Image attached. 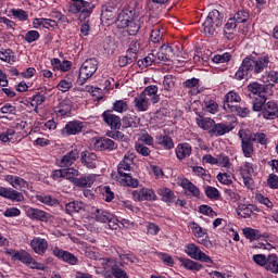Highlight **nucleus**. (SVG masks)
<instances>
[{
  "mask_svg": "<svg viewBox=\"0 0 278 278\" xmlns=\"http://www.w3.org/2000/svg\"><path fill=\"white\" fill-rule=\"evenodd\" d=\"M223 25V15L218 10H213L208 13L205 22L202 24L203 33L206 36H214L216 29Z\"/></svg>",
  "mask_w": 278,
  "mask_h": 278,
  "instance_id": "39448f33",
  "label": "nucleus"
},
{
  "mask_svg": "<svg viewBox=\"0 0 278 278\" xmlns=\"http://www.w3.org/2000/svg\"><path fill=\"white\" fill-rule=\"evenodd\" d=\"M26 214L31 220H41L42 223H47L51 218V214L40 208L29 207L26 210Z\"/></svg>",
  "mask_w": 278,
  "mask_h": 278,
  "instance_id": "412c9836",
  "label": "nucleus"
},
{
  "mask_svg": "<svg viewBox=\"0 0 278 278\" xmlns=\"http://www.w3.org/2000/svg\"><path fill=\"white\" fill-rule=\"evenodd\" d=\"M119 257V266H125V264H127V262H130V264L136 263V256H134L132 254H127V253H119L118 254Z\"/></svg>",
  "mask_w": 278,
  "mask_h": 278,
  "instance_id": "e2e57ef3",
  "label": "nucleus"
},
{
  "mask_svg": "<svg viewBox=\"0 0 278 278\" xmlns=\"http://www.w3.org/2000/svg\"><path fill=\"white\" fill-rule=\"evenodd\" d=\"M143 97L151 100V103L155 105V103H160V96L157 94V86L150 85L146 87V89L141 92Z\"/></svg>",
  "mask_w": 278,
  "mask_h": 278,
  "instance_id": "c85d7f7f",
  "label": "nucleus"
},
{
  "mask_svg": "<svg viewBox=\"0 0 278 278\" xmlns=\"http://www.w3.org/2000/svg\"><path fill=\"white\" fill-rule=\"evenodd\" d=\"M165 31L166 29H164V26H162V24L160 23L154 24L152 26V30L150 35L151 42H153L154 45L162 42V38Z\"/></svg>",
  "mask_w": 278,
  "mask_h": 278,
  "instance_id": "bb28decb",
  "label": "nucleus"
},
{
  "mask_svg": "<svg viewBox=\"0 0 278 278\" xmlns=\"http://www.w3.org/2000/svg\"><path fill=\"white\" fill-rule=\"evenodd\" d=\"M249 11L247 10H239L235 15H233V20L238 23H247L249 21Z\"/></svg>",
  "mask_w": 278,
  "mask_h": 278,
  "instance_id": "680f3d73",
  "label": "nucleus"
},
{
  "mask_svg": "<svg viewBox=\"0 0 278 278\" xmlns=\"http://www.w3.org/2000/svg\"><path fill=\"white\" fill-rule=\"evenodd\" d=\"M86 205L81 201H72L65 205L66 214H78L81 210H85Z\"/></svg>",
  "mask_w": 278,
  "mask_h": 278,
  "instance_id": "f704fd0d",
  "label": "nucleus"
},
{
  "mask_svg": "<svg viewBox=\"0 0 278 278\" xmlns=\"http://www.w3.org/2000/svg\"><path fill=\"white\" fill-rule=\"evenodd\" d=\"M73 110V103L71 100L66 99L59 103V105L54 109V112L56 114H60L61 116H66L71 114V111Z\"/></svg>",
  "mask_w": 278,
  "mask_h": 278,
  "instance_id": "2f4dec72",
  "label": "nucleus"
},
{
  "mask_svg": "<svg viewBox=\"0 0 278 278\" xmlns=\"http://www.w3.org/2000/svg\"><path fill=\"white\" fill-rule=\"evenodd\" d=\"M233 173H231L230 170L228 172H224V173H219L217 175V180L220 184H224V186H231L233 184Z\"/></svg>",
  "mask_w": 278,
  "mask_h": 278,
  "instance_id": "de8ad7c7",
  "label": "nucleus"
},
{
  "mask_svg": "<svg viewBox=\"0 0 278 278\" xmlns=\"http://www.w3.org/2000/svg\"><path fill=\"white\" fill-rule=\"evenodd\" d=\"M245 134L252 139L253 142L258 144H268V137L264 132H251V130L245 129Z\"/></svg>",
  "mask_w": 278,
  "mask_h": 278,
  "instance_id": "4c0bfd02",
  "label": "nucleus"
},
{
  "mask_svg": "<svg viewBox=\"0 0 278 278\" xmlns=\"http://www.w3.org/2000/svg\"><path fill=\"white\" fill-rule=\"evenodd\" d=\"M77 160H79V150L73 149L61 159L60 166L61 168H71Z\"/></svg>",
  "mask_w": 278,
  "mask_h": 278,
  "instance_id": "4be33fe9",
  "label": "nucleus"
},
{
  "mask_svg": "<svg viewBox=\"0 0 278 278\" xmlns=\"http://www.w3.org/2000/svg\"><path fill=\"white\" fill-rule=\"evenodd\" d=\"M84 129V122L72 121L68 122L65 127L62 128V136H77V134H81Z\"/></svg>",
  "mask_w": 278,
  "mask_h": 278,
  "instance_id": "ddd939ff",
  "label": "nucleus"
},
{
  "mask_svg": "<svg viewBox=\"0 0 278 278\" xmlns=\"http://www.w3.org/2000/svg\"><path fill=\"white\" fill-rule=\"evenodd\" d=\"M93 214L98 223H108V220L112 218L111 213L101 208H97Z\"/></svg>",
  "mask_w": 278,
  "mask_h": 278,
  "instance_id": "3c124183",
  "label": "nucleus"
},
{
  "mask_svg": "<svg viewBox=\"0 0 278 278\" xmlns=\"http://www.w3.org/2000/svg\"><path fill=\"white\" fill-rule=\"evenodd\" d=\"M233 128L231 127V125H227V124H223V123H218L216 124V122H214L212 129L208 130V134L211 136H225V134H229V131H231Z\"/></svg>",
  "mask_w": 278,
  "mask_h": 278,
  "instance_id": "393cba45",
  "label": "nucleus"
},
{
  "mask_svg": "<svg viewBox=\"0 0 278 278\" xmlns=\"http://www.w3.org/2000/svg\"><path fill=\"white\" fill-rule=\"evenodd\" d=\"M129 110V105L125 100H117L113 103V112H117V114H123V112H127Z\"/></svg>",
  "mask_w": 278,
  "mask_h": 278,
  "instance_id": "5fc2aeb1",
  "label": "nucleus"
},
{
  "mask_svg": "<svg viewBox=\"0 0 278 278\" xmlns=\"http://www.w3.org/2000/svg\"><path fill=\"white\" fill-rule=\"evenodd\" d=\"M205 194L207 199H214L215 201L220 198V192L216 187L207 186L205 188Z\"/></svg>",
  "mask_w": 278,
  "mask_h": 278,
  "instance_id": "69168bd1",
  "label": "nucleus"
},
{
  "mask_svg": "<svg viewBox=\"0 0 278 278\" xmlns=\"http://www.w3.org/2000/svg\"><path fill=\"white\" fill-rule=\"evenodd\" d=\"M265 268L269 270V273H275V274L278 273V261H277L276 254H271L267 256Z\"/></svg>",
  "mask_w": 278,
  "mask_h": 278,
  "instance_id": "a18cd8bd",
  "label": "nucleus"
},
{
  "mask_svg": "<svg viewBox=\"0 0 278 278\" xmlns=\"http://www.w3.org/2000/svg\"><path fill=\"white\" fill-rule=\"evenodd\" d=\"M102 118L111 129H121L122 121L121 117L115 115L112 110H106L102 113Z\"/></svg>",
  "mask_w": 278,
  "mask_h": 278,
  "instance_id": "4468645a",
  "label": "nucleus"
},
{
  "mask_svg": "<svg viewBox=\"0 0 278 278\" xmlns=\"http://www.w3.org/2000/svg\"><path fill=\"white\" fill-rule=\"evenodd\" d=\"M157 62H170L175 58V50L173 47L162 45L159 51H154Z\"/></svg>",
  "mask_w": 278,
  "mask_h": 278,
  "instance_id": "dca6fc26",
  "label": "nucleus"
},
{
  "mask_svg": "<svg viewBox=\"0 0 278 278\" xmlns=\"http://www.w3.org/2000/svg\"><path fill=\"white\" fill-rule=\"evenodd\" d=\"M140 51V40L135 39L130 42L128 50L126 53L128 55H134L135 58H138V52Z\"/></svg>",
  "mask_w": 278,
  "mask_h": 278,
  "instance_id": "bf43d9fd",
  "label": "nucleus"
},
{
  "mask_svg": "<svg viewBox=\"0 0 278 278\" xmlns=\"http://www.w3.org/2000/svg\"><path fill=\"white\" fill-rule=\"evenodd\" d=\"M30 248L33 249L34 253H37V255H45V253H47V249H49V242L47 239L35 237L30 241Z\"/></svg>",
  "mask_w": 278,
  "mask_h": 278,
  "instance_id": "a211bd4d",
  "label": "nucleus"
},
{
  "mask_svg": "<svg viewBox=\"0 0 278 278\" xmlns=\"http://www.w3.org/2000/svg\"><path fill=\"white\" fill-rule=\"evenodd\" d=\"M202 105L204 112H208L210 114H216L218 112V103L211 98H205Z\"/></svg>",
  "mask_w": 278,
  "mask_h": 278,
  "instance_id": "79ce46f5",
  "label": "nucleus"
},
{
  "mask_svg": "<svg viewBox=\"0 0 278 278\" xmlns=\"http://www.w3.org/2000/svg\"><path fill=\"white\" fill-rule=\"evenodd\" d=\"M247 89L250 94L254 96L252 106L253 112H260L262 110V105L267 101L266 92H268V87L260 83H251L248 85Z\"/></svg>",
  "mask_w": 278,
  "mask_h": 278,
  "instance_id": "7ed1b4c3",
  "label": "nucleus"
},
{
  "mask_svg": "<svg viewBox=\"0 0 278 278\" xmlns=\"http://www.w3.org/2000/svg\"><path fill=\"white\" fill-rule=\"evenodd\" d=\"M33 25L35 29H38V27H46V29H49V27H55L58 23L51 18H36Z\"/></svg>",
  "mask_w": 278,
  "mask_h": 278,
  "instance_id": "a19ab883",
  "label": "nucleus"
},
{
  "mask_svg": "<svg viewBox=\"0 0 278 278\" xmlns=\"http://www.w3.org/2000/svg\"><path fill=\"white\" fill-rule=\"evenodd\" d=\"M243 235L248 240H260V238H262L260 230L253 228H244Z\"/></svg>",
  "mask_w": 278,
  "mask_h": 278,
  "instance_id": "6e6d98bb",
  "label": "nucleus"
},
{
  "mask_svg": "<svg viewBox=\"0 0 278 278\" xmlns=\"http://www.w3.org/2000/svg\"><path fill=\"white\" fill-rule=\"evenodd\" d=\"M99 68V61L94 58L87 59L79 68L77 84L84 86L85 81H88L92 75L97 73Z\"/></svg>",
  "mask_w": 278,
  "mask_h": 278,
  "instance_id": "20e7f679",
  "label": "nucleus"
},
{
  "mask_svg": "<svg viewBox=\"0 0 278 278\" xmlns=\"http://www.w3.org/2000/svg\"><path fill=\"white\" fill-rule=\"evenodd\" d=\"M36 199H37V201H39V203H43L45 205H49L50 207H53L54 205L60 204L58 199L52 198L51 195H47V194H39L36 197Z\"/></svg>",
  "mask_w": 278,
  "mask_h": 278,
  "instance_id": "8fccbe9b",
  "label": "nucleus"
},
{
  "mask_svg": "<svg viewBox=\"0 0 278 278\" xmlns=\"http://www.w3.org/2000/svg\"><path fill=\"white\" fill-rule=\"evenodd\" d=\"M132 168L134 156L126 154L117 166L118 180L123 186H128V188H138L139 181L131 175Z\"/></svg>",
  "mask_w": 278,
  "mask_h": 278,
  "instance_id": "f03ea898",
  "label": "nucleus"
},
{
  "mask_svg": "<svg viewBox=\"0 0 278 278\" xmlns=\"http://www.w3.org/2000/svg\"><path fill=\"white\" fill-rule=\"evenodd\" d=\"M13 260H17V262H21L22 264H25L26 266H29V268H33L35 270H45L42 264L36 262V260H34V256H31V254H29V252L25 250L13 252Z\"/></svg>",
  "mask_w": 278,
  "mask_h": 278,
  "instance_id": "0eeeda50",
  "label": "nucleus"
},
{
  "mask_svg": "<svg viewBox=\"0 0 278 278\" xmlns=\"http://www.w3.org/2000/svg\"><path fill=\"white\" fill-rule=\"evenodd\" d=\"M94 181H97V175L88 174V175H83L77 179H74L73 184L74 186H76V188H92V186L94 185Z\"/></svg>",
  "mask_w": 278,
  "mask_h": 278,
  "instance_id": "aec40b11",
  "label": "nucleus"
},
{
  "mask_svg": "<svg viewBox=\"0 0 278 278\" xmlns=\"http://www.w3.org/2000/svg\"><path fill=\"white\" fill-rule=\"evenodd\" d=\"M132 199H135V201H157V194H155L153 189L142 188L132 191Z\"/></svg>",
  "mask_w": 278,
  "mask_h": 278,
  "instance_id": "f8f14e48",
  "label": "nucleus"
},
{
  "mask_svg": "<svg viewBox=\"0 0 278 278\" xmlns=\"http://www.w3.org/2000/svg\"><path fill=\"white\" fill-rule=\"evenodd\" d=\"M52 254L54 257H58V260L65 262V264H70V266H77L79 263V258H77L75 254L60 248H54Z\"/></svg>",
  "mask_w": 278,
  "mask_h": 278,
  "instance_id": "9b49d317",
  "label": "nucleus"
},
{
  "mask_svg": "<svg viewBox=\"0 0 278 278\" xmlns=\"http://www.w3.org/2000/svg\"><path fill=\"white\" fill-rule=\"evenodd\" d=\"M157 194L162 197V201L165 203H175V192H173V190L169 188H160L157 190Z\"/></svg>",
  "mask_w": 278,
  "mask_h": 278,
  "instance_id": "e433bc0d",
  "label": "nucleus"
},
{
  "mask_svg": "<svg viewBox=\"0 0 278 278\" xmlns=\"http://www.w3.org/2000/svg\"><path fill=\"white\" fill-rule=\"evenodd\" d=\"M134 20V14L129 9L123 10L116 17V25L121 29H125V27L129 26V23H131Z\"/></svg>",
  "mask_w": 278,
  "mask_h": 278,
  "instance_id": "5701e85b",
  "label": "nucleus"
},
{
  "mask_svg": "<svg viewBox=\"0 0 278 278\" xmlns=\"http://www.w3.org/2000/svg\"><path fill=\"white\" fill-rule=\"evenodd\" d=\"M238 136L241 140V150L244 157H252L255 149L252 139L247 134V129L239 130Z\"/></svg>",
  "mask_w": 278,
  "mask_h": 278,
  "instance_id": "1a4fd4ad",
  "label": "nucleus"
},
{
  "mask_svg": "<svg viewBox=\"0 0 278 278\" xmlns=\"http://www.w3.org/2000/svg\"><path fill=\"white\" fill-rule=\"evenodd\" d=\"M106 136L109 138H112L113 140H121L122 142H127V136H125V134H123L122 131H118V129H112L111 131H108Z\"/></svg>",
  "mask_w": 278,
  "mask_h": 278,
  "instance_id": "052dcab7",
  "label": "nucleus"
},
{
  "mask_svg": "<svg viewBox=\"0 0 278 278\" xmlns=\"http://www.w3.org/2000/svg\"><path fill=\"white\" fill-rule=\"evenodd\" d=\"M114 18H116V7L109 2L102 7L101 21H114Z\"/></svg>",
  "mask_w": 278,
  "mask_h": 278,
  "instance_id": "a878e982",
  "label": "nucleus"
},
{
  "mask_svg": "<svg viewBox=\"0 0 278 278\" xmlns=\"http://www.w3.org/2000/svg\"><path fill=\"white\" fill-rule=\"evenodd\" d=\"M93 147L96 151H114V149H118V144L109 138L93 139Z\"/></svg>",
  "mask_w": 278,
  "mask_h": 278,
  "instance_id": "2eb2a0df",
  "label": "nucleus"
},
{
  "mask_svg": "<svg viewBox=\"0 0 278 278\" xmlns=\"http://www.w3.org/2000/svg\"><path fill=\"white\" fill-rule=\"evenodd\" d=\"M140 125V119L138 116H126L122 118V127L124 129H129V127H138Z\"/></svg>",
  "mask_w": 278,
  "mask_h": 278,
  "instance_id": "49530a36",
  "label": "nucleus"
},
{
  "mask_svg": "<svg viewBox=\"0 0 278 278\" xmlns=\"http://www.w3.org/2000/svg\"><path fill=\"white\" fill-rule=\"evenodd\" d=\"M268 64H270L268 55L258 56L256 60L245 56L235 74V79L242 81V79H249L253 75H260L268 70Z\"/></svg>",
  "mask_w": 278,
  "mask_h": 278,
  "instance_id": "f257e3e1",
  "label": "nucleus"
},
{
  "mask_svg": "<svg viewBox=\"0 0 278 278\" xmlns=\"http://www.w3.org/2000/svg\"><path fill=\"white\" fill-rule=\"evenodd\" d=\"M65 179H68L70 181H72L74 179H77V177H79V170L75 169V168H65Z\"/></svg>",
  "mask_w": 278,
  "mask_h": 278,
  "instance_id": "774afa93",
  "label": "nucleus"
},
{
  "mask_svg": "<svg viewBox=\"0 0 278 278\" xmlns=\"http://www.w3.org/2000/svg\"><path fill=\"white\" fill-rule=\"evenodd\" d=\"M10 13L12 16H14V18H17V21L25 22L27 18H29V15L26 13V11L22 9H11Z\"/></svg>",
  "mask_w": 278,
  "mask_h": 278,
  "instance_id": "4d7b16f0",
  "label": "nucleus"
},
{
  "mask_svg": "<svg viewBox=\"0 0 278 278\" xmlns=\"http://www.w3.org/2000/svg\"><path fill=\"white\" fill-rule=\"evenodd\" d=\"M240 101H242V98H240V94L238 92L229 91L224 98L223 109L226 112H229L230 110H232V108L237 106L233 103H240Z\"/></svg>",
  "mask_w": 278,
  "mask_h": 278,
  "instance_id": "6ab92c4d",
  "label": "nucleus"
},
{
  "mask_svg": "<svg viewBox=\"0 0 278 278\" xmlns=\"http://www.w3.org/2000/svg\"><path fill=\"white\" fill-rule=\"evenodd\" d=\"M238 216H241V218H250L253 214V205L251 204H241L239 205L237 210Z\"/></svg>",
  "mask_w": 278,
  "mask_h": 278,
  "instance_id": "09e8293b",
  "label": "nucleus"
},
{
  "mask_svg": "<svg viewBox=\"0 0 278 278\" xmlns=\"http://www.w3.org/2000/svg\"><path fill=\"white\" fill-rule=\"evenodd\" d=\"M180 264L186 270H201L203 268V265L190 258H180Z\"/></svg>",
  "mask_w": 278,
  "mask_h": 278,
  "instance_id": "37998d69",
  "label": "nucleus"
},
{
  "mask_svg": "<svg viewBox=\"0 0 278 278\" xmlns=\"http://www.w3.org/2000/svg\"><path fill=\"white\" fill-rule=\"evenodd\" d=\"M177 160H186L192 155V146L190 143H179L175 149Z\"/></svg>",
  "mask_w": 278,
  "mask_h": 278,
  "instance_id": "cd10ccee",
  "label": "nucleus"
},
{
  "mask_svg": "<svg viewBox=\"0 0 278 278\" xmlns=\"http://www.w3.org/2000/svg\"><path fill=\"white\" fill-rule=\"evenodd\" d=\"M0 60L2 62H7L8 64H14L16 62V56L14 55V51L12 49H1L0 50Z\"/></svg>",
  "mask_w": 278,
  "mask_h": 278,
  "instance_id": "ea45409f",
  "label": "nucleus"
},
{
  "mask_svg": "<svg viewBox=\"0 0 278 278\" xmlns=\"http://www.w3.org/2000/svg\"><path fill=\"white\" fill-rule=\"evenodd\" d=\"M260 112H262V115L266 121H275V118H278V104L273 100L268 102L265 101L262 104Z\"/></svg>",
  "mask_w": 278,
  "mask_h": 278,
  "instance_id": "9d476101",
  "label": "nucleus"
},
{
  "mask_svg": "<svg viewBox=\"0 0 278 278\" xmlns=\"http://www.w3.org/2000/svg\"><path fill=\"white\" fill-rule=\"evenodd\" d=\"M80 162L86 168H97V154L84 151L80 153Z\"/></svg>",
  "mask_w": 278,
  "mask_h": 278,
  "instance_id": "b1692460",
  "label": "nucleus"
},
{
  "mask_svg": "<svg viewBox=\"0 0 278 278\" xmlns=\"http://www.w3.org/2000/svg\"><path fill=\"white\" fill-rule=\"evenodd\" d=\"M190 228L195 238H204L205 236H207V231H205V229H202V227L194 222L190 224Z\"/></svg>",
  "mask_w": 278,
  "mask_h": 278,
  "instance_id": "13d9d810",
  "label": "nucleus"
},
{
  "mask_svg": "<svg viewBox=\"0 0 278 278\" xmlns=\"http://www.w3.org/2000/svg\"><path fill=\"white\" fill-rule=\"evenodd\" d=\"M157 62L159 61H157V56L155 54V51H152L143 60L137 61V64H138L139 68H147V67H149L152 64H155Z\"/></svg>",
  "mask_w": 278,
  "mask_h": 278,
  "instance_id": "c9c22d12",
  "label": "nucleus"
},
{
  "mask_svg": "<svg viewBox=\"0 0 278 278\" xmlns=\"http://www.w3.org/2000/svg\"><path fill=\"white\" fill-rule=\"evenodd\" d=\"M46 101L47 97L39 92L33 96L30 105L35 108V112H38V106L42 105V103H45Z\"/></svg>",
  "mask_w": 278,
  "mask_h": 278,
  "instance_id": "864d4df0",
  "label": "nucleus"
},
{
  "mask_svg": "<svg viewBox=\"0 0 278 278\" xmlns=\"http://www.w3.org/2000/svg\"><path fill=\"white\" fill-rule=\"evenodd\" d=\"M186 253L191 260H197L198 262H204L205 264H213V261L207 256L201 248L194 243H189L186 245Z\"/></svg>",
  "mask_w": 278,
  "mask_h": 278,
  "instance_id": "6e6552de",
  "label": "nucleus"
},
{
  "mask_svg": "<svg viewBox=\"0 0 278 278\" xmlns=\"http://www.w3.org/2000/svg\"><path fill=\"white\" fill-rule=\"evenodd\" d=\"M112 275L115 278H129V276L126 274L125 270H123L118 265H113L112 268Z\"/></svg>",
  "mask_w": 278,
  "mask_h": 278,
  "instance_id": "338daca9",
  "label": "nucleus"
},
{
  "mask_svg": "<svg viewBox=\"0 0 278 278\" xmlns=\"http://www.w3.org/2000/svg\"><path fill=\"white\" fill-rule=\"evenodd\" d=\"M236 27H238V24L233 17H230L227 23L224 26V36L227 38V40H233L236 31Z\"/></svg>",
  "mask_w": 278,
  "mask_h": 278,
  "instance_id": "c756f323",
  "label": "nucleus"
},
{
  "mask_svg": "<svg viewBox=\"0 0 278 278\" xmlns=\"http://www.w3.org/2000/svg\"><path fill=\"white\" fill-rule=\"evenodd\" d=\"M177 83V78L170 74L164 76L163 87L166 92H173L175 90V84Z\"/></svg>",
  "mask_w": 278,
  "mask_h": 278,
  "instance_id": "c03bdc74",
  "label": "nucleus"
},
{
  "mask_svg": "<svg viewBox=\"0 0 278 278\" xmlns=\"http://www.w3.org/2000/svg\"><path fill=\"white\" fill-rule=\"evenodd\" d=\"M134 105L137 112H147L149 110V98L142 96V93L138 94L134 99Z\"/></svg>",
  "mask_w": 278,
  "mask_h": 278,
  "instance_id": "7c9ffc66",
  "label": "nucleus"
},
{
  "mask_svg": "<svg viewBox=\"0 0 278 278\" xmlns=\"http://www.w3.org/2000/svg\"><path fill=\"white\" fill-rule=\"evenodd\" d=\"M138 58H135L134 55L126 52V55H122L118 58V66L121 68H125V66H129V64H134Z\"/></svg>",
  "mask_w": 278,
  "mask_h": 278,
  "instance_id": "603ef678",
  "label": "nucleus"
},
{
  "mask_svg": "<svg viewBox=\"0 0 278 278\" xmlns=\"http://www.w3.org/2000/svg\"><path fill=\"white\" fill-rule=\"evenodd\" d=\"M212 60L215 64H225L231 60V54L229 52L216 54Z\"/></svg>",
  "mask_w": 278,
  "mask_h": 278,
  "instance_id": "0e129e2a",
  "label": "nucleus"
},
{
  "mask_svg": "<svg viewBox=\"0 0 278 278\" xmlns=\"http://www.w3.org/2000/svg\"><path fill=\"white\" fill-rule=\"evenodd\" d=\"M197 125L201 128L204 129V131L211 130L214 127V119L210 118V117H203V116H199L195 119Z\"/></svg>",
  "mask_w": 278,
  "mask_h": 278,
  "instance_id": "58836bf2",
  "label": "nucleus"
},
{
  "mask_svg": "<svg viewBox=\"0 0 278 278\" xmlns=\"http://www.w3.org/2000/svg\"><path fill=\"white\" fill-rule=\"evenodd\" d=\"M73 3L70 5V12L72 14H79L78 21L83 22L89 18L92 14V3L85 0H72Z\"/></svg>",
  "mask_w": 278,
  "mask_h": 278,
  "instance_id": "423d86ee",
  "label": "nucleus"
},
{
  "mask_svg": "<svg viewBox=\"0 0 278 278\" xmlns=\"http://www.w3.org/2000/svg\"><path fill=\"white\" fill-rule=\"evenodd\" d=\"M181 188L190 192V194L192 197H195V199H199L201 197V190L199 189V187H197V185L192 184V181L188 179L181 181Z\"/></svg>",
  "mask_w": 278,
  "mask_h": 278,
  "instance_id": "473e14b6",
  "label": "nucleus"
},
{
  "mask_svg": "<svg viewBox=\"0 0 278 278\" xmlns=\"http://www.w3.org/2000/svg\"><path fill=\"white\" fill-rule=\"evenodd\" d=\"M0 197L9 199V201H16L17 203L25 201V195L12 188L0 187Z\"/></svg>",
  "mask_w": 278,
  "mask_h": 278,
  "instance_id": "f3484780",
  "label": "nucleus"
},
{
  "mask_svg": "<svg viewBox=\"0 0 278 278\" xmlns=\"http://www.w3.org/2000/svg\"><path fill=\"white\" fill-rule=\"evenodd\" d=\"M156 143L163 147V149H165L166 151H170V149H175V142L173 141V138L168 135L157 136Z\"/></svg>",
  "mask_w": 278,
  "mask_h": 278,
  "instance_id": "72a5a7b5",
  "label": "nucleus"
}]
</instances>
